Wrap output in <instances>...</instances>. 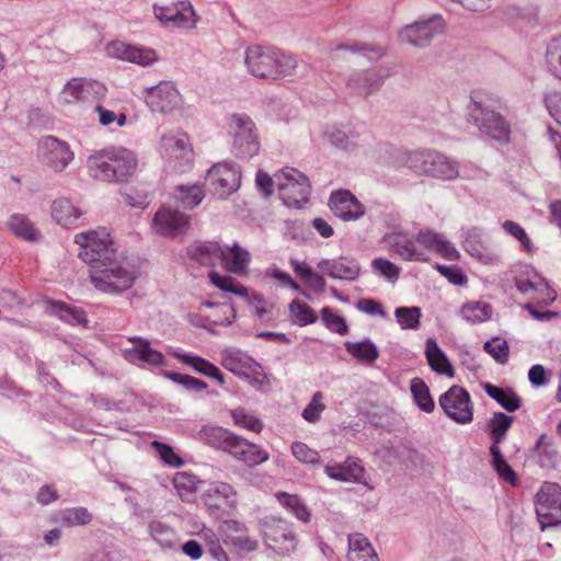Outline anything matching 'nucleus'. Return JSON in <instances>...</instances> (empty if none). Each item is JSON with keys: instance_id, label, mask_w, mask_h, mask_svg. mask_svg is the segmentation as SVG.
Here are the masks:
<instances>
[{"instance_id": "obj_57", "label": "nucleus", "mask_w": 561, "mask_h": 561, "mask_svg": "<svg viewBox=\"0 0 561 561\" xmlns=\"http://www.w3.org/2000/svg\"><path fill=\"white\" fill-rule=\"evenodd\" d=\"M512 423L513 417L505 413L496 412L493 414L489 423L492 445L499 446L504 440Z\"/></svg>"}, {"instance_id": "obj_58", "label": "nucleus", "mask_w": 561, "mask_h": 561, "mask_svg": "<svg viewBox=\"0 0 561 561\" xmlns=\"http://www.w3.org/2000/svg\"><path fill=\"white\" fill-rule=\"evenodd\" d=\"M289 313L294 324L305 327L312 324L317 321L314 311L305 302L299 299H294L289 306Z\"/></svg>"}, {"instance_id": "obj_31", "label": "nucleus", "mask_w": 561, "mask_h": 561, "mask_svg": "<svg viewBox=\"0 0 561 561\" xmlns=\"http://www.w3.org/2000/svg\"><path fill=\"white\" fill-rule=\"evenodd\" d=\"M325 474L336 481L362 483L365 476V469L360 460L348 457L343 463L325 465Z\"/></svg>"}, {"instance_id": "obj_40", "label": "nucleus", "mask_w": 561, "mask_h": 561, "mask_svg": "<svg viewBox=\"0 0 561 561\" xmlns=\"http://www.w3.org/2000/svg\"><path fill=\"white\" fill-rule=\"evenodd\" d=\"M249 262L250 253L239 244L234 243L232 247L222 249L220 265L227 271L241 274L247 270Z\"/></svg>"}, {"instance_id": "obj_13", "label": "nucleus", "mask_w": 561, "mask_h": 561, "mask_svg": "<svg viewBox=\"0 0 561 561\" xmlns=\"http://www.w3.org/2000/svg\"><path fill=\"white\" fill-rule=\"evenodd\" d=\"M154 18L165 27L194 28L198 18L188 0H181L168 4H153Z\"/></svg>"}, {"instance_id": "obj_61", "label": "nucleus", "mask_w": 561, "mask_h": 561, "mask_svg": "<svg viewBox=\"0 0 561 561\" xmlns=\"http://www.w3.org/2000/svg\"><path fill=\"white\" fill-rule=\"evenodd\" d=\"M209 277L211 283L216 287L225 291L232 293L241 297L248 296V288L230 276L220 275L216 272H211L209 273Z\"/></svg>"}, {"instance_id": "obj_19", "label": "nucleus", "mask_w": 561, "mask_h": 561, "mask_svg": "<svg viewBox=\"0 0 561 561\" xmlns=\"http://www.w3.org/2000/svg\"><path fill=\"white\" fill-rule=\"evenodd\" d=\"M444 31V20L435 14L426 20H420L402 27L399 32L401 42L417 46H426L432 38Z\"/></svg>"}, {"instance_id": "obj_36", "label": "nucleus", "mask_w": 561, "mask_h": 561, "mask_svg": "<svg viewBox=\"0 0 561 561\" xmlns=\"http://www.w3.org/2000/svg\"><path fill=\"white\" fill-rule=\"evenodd\" d=\"M425 357L433 371L450 378L454 377L453 365L434 339H427L425 342Z\"/></svg>"}, {"instance_id": "obj_22", "label": "nucleus", "mask_w": 561, "mask_h": 561, "mask_svg": "<svg viewBox=\"0 0 561 561\" xmlns=\"http://www.w3.org/2000/svg\"><path fill=\"white\" fill-rule=\"evenodd\" d=\"M145 101L152 112L170 113L180 105L181 95L172 82L162 81L146 89Z\"/></svg>"}, {"instance_id": "obj_49", "label": "nucleus", "mask_w": 561, "mask_h": 561, "mask_svg": "<svg viewBox=\"0 0 561 561\" xmlns=\"http://www.w3.org/2000/svg\"><path fill=\"white\" fill-rule=\"evenodd\" d=\"M8 227L16 237L26 241H36L39 238L38 229L25 215H11L8 220Z\"/></svg>"}, {"instance_id": "obj_24", "label": "nucleus", "mask_w": 561, "mask_h": 561, "mask_svg": "<svg viewBox=\"0 0 561 561\" xmlns=\"http://www.w3.org/2000/svg\"><path fill=\"white\" fill-rule=\"evenodd\" d=\"M50 216L58 226L65 229H76L83 226L85 221V211L67 197L53 201Z\"/></svg>"}, {"instance_id": "obj_27", "label": "nucleus", "mask_w": 561, "mask_h": 561, "mask_svg": "<svg viewBox=\"0 0 561 561\" xmlns=\"http://www.w3.org/2000/svg\"><path fill=\"white\" fill-rule=\"evenodd\" d=\"M318 270L323 275L333 279L353 282L360 274L359 263L352 257L339 256L334 259H322L317 264Z\"/></svg>"}, {"instance_id": "obj_38", "label": "nucleus", "mask_w": 561, "mask_h": 561, "mask_svg": "<svg viewBox=\"0 0 561 561\" xmlns=\"http://www.w3.org/2000/svg\"><path fill=\"white\" fill-rule=\"evenodd\" d=\"M531 458L541 468H553L558 462L559 455L552 438L548 437L546 434H541L531 450Z\"/></svg>"}, {"instance_id": "obj_12", "label": "nucleus", "mask_w": 561, "mask_h": 561, "mask_svg": "<svg viewBox=\"0 0 561 561\" xmlns=\"http://www.w3.org/2000/svg\"><path fill=\"white\" fill-rule=\"evenodd\" d=\"M535 507L542 530L561 525V486L545 482L536 494Z\"/></svg>"}, {"instance_id": "obj_5", "label": "nucleus", "mask_w": 561, "mask_h": 561, "mask_svg": "<svg viewBox=\"0 0 561 561\" xmlns=\"http://www.w3.org/2000/svg\"><path fill=\"white\" fill-rule=\"evenodd\" d=\"M225 128L234 157L249 160L260 152L259 130L248 114H229L225 121Z\"/></svg>"}, {"instance_id": "obj_53", "label": "nucleus", "mask_w": 561, "mask_h": 561, "mask_svg": "<svg viewBox=\"0 0 561 561\" xmlns=\"http://www.w3.org/2000/svg\"><path fill=\"white\" fill-rule=\"evenodd\" d=\"M410 388L417 408L425 413L433 412L435 409V402L425 381L421 378H413L411 380Z\"/></svg>"}, {"instance_id": "obj_20", "label": "nucleus", "mask_w": 561, "mask_h": 561, "mask_svg": "<svg viewBox=\"0 0 561 561\" xmlns=\"http://www.w3.org/2000/svg\"><path fill=\"white\" fill-rule=\"evenodd\" d=\"M190 220L188 215L161 206L153 216L151 228L158 236L174 238L187 230Z\"/></svg>"}, {"instance_id": "obj_43", "label": "nucleus", "mask_w": 561, "mask_h": 561, "mask_svg": "<svg viewBox=\"0 0 561 561\" xmlns=\"http://www.w3.org/2000/svg\"><path fill=\"white\" fill-rule=\"evenodd\" d=\"M198 435L204 443L208 444L214 448L222 449L224 451L227 453L230 448V443H232V438H234L236 436L228 430L216 425L203 426Z\"/></svg>"}, {"instance_id": "obj_4", "label": "nucleus", "mask_w": 561, "mask_h": 561, "mask_svg": "<svg viewBox=\"0 0 561 561\" xmlns=\"http://www.w3.org/2000/svg\"><path fill=\"white\" fill-rule=\"evenodd\" d=\"M90 278L98 290L116 294L133 286L137 271L127 260L116 255L104 263L93 265V268H90Z\"/></svg>"}, {"instance_id": "obj_50", "label": "nucleus", "mask_w": 561, "mask_h": 561, "mask_svg": "<svg viewBox=\"0 0 561 561\" xmlns=\"http://www.w3.org/2000/svg\"><path fill=\"white\" fill-rule=\"evenodd\" d=\"M460 316L471 324H479L491 318L492 308L483 301H468L460 308Z\"/></svg>"}, {"instance_id": "obj_14", "label": "nucleus", "mask_w": 561, "mask_h": 561, "mask_svg": "<svg viewBox=\"0 0 561 561\" xmlns=\"http://www.w3.org/2000/svg\"><path fill=\"white\" fill-rule=\"evenodd\" d=\"M221 365L252 385H261L265 378L262 366L249 354L237 348L221 353Z\"/></svg>"}, {"instance_id": "obj_48", "label": "nucleus", "mask_w": 561, "mask_h": 561, "mask_svg": "<svg viewBox=\"0 0 561 561\" xmlns=\"http://www.w3.org/2000/svg\"><path fill=\"white\" fill-rule=\"evenodd\" d=\"M204 196V187L199 184L180 185L174 191V199L186 209L198 206Z\"/></svg>"}, {"instance_id": "obj_52", "label": "nucleus", "mask_w": 561, "mask_h": 561, "mask_svg": "<svg viewBox=\"0 0 561 561\" xmlns=\"http://www.w3.org/2000/svg\"><path fill=\"white\" fill-rule=\"evenodd\" d=\"M490 455L492 457L491 465L497 476L508 484L516 485L518 482L517 476L502 455L500 447L491 445Z\"/></svg>"}, {"instance_id": "obj_47", "label": "nucleus", "mask_w": 561, "mask_h": 561, "mask_svg": "<svg viewBox=\"0 0 561 561\" xmlns=\"http://www.w3.org/2000/svg\"><path fill=\"white\" fill-rule=\"evenodd\" d=\"M484 391L508 412H515L520 407V398L510 388L485 383Z\"/></svg>"}, {"instance_id": "obj_17", "label": "nucleus", "mask_w": 561, "mask_h": 561, "mask_svg": "<svg viewBox=\"0 0 561 561\" xmlns=\"http://www.w3.org/2000/svg\"><path fill=\"white\" fill-rule=\"evenodd\" d=\"M37 157L42 164L60 172L72 161L73 152L66 141L55 136H46L38 142Z\"/></svg>"}, {"instance_id": "obj_26", "label": "nucleus", "mask_w": 561, "mask_h": 561, "mask_svg": "<svg viewBox=\"0 0 561 561\" xmlns=\"http://www.w3.org/2000/svg\"><path fill=\"white\" fill-rule=\"evenodd\" d=\"M128 344L129 346H125L122 352L125 359L129 363H144L151 366L165 365L163 354L152 348L148 340L134 336L128 339Z\"/></svg>"}, {"instance_id": "obj_45", "label": "nucleus", "mask_w": 561, "mask_h": 561, "mask_svg": "<svg viewBox=\"0 0 561 561\" xmlns=\"http://www.w3.org/2000/svg\"><path fill=\"white\" fill-rule=\"evenodd\" d=\"M346 352L364 365H373L379 357V350L374 342L365 339L360 342H345Z\"/></svg>"}, {"instance_id": "obj_37", "label": "nucleus", "mask_w": 561, "mask_h": 561, "mask_svg": "<svg viewBox=\"0 0 561 561\" xmlns=\"http://www.w3.org/2000/svg\"><path fill=\"white\" fill-rule=\"evenodd\" d=\"M354 137L351 128L336 124L325 125L321 129V138L324 141L343 150H350L356 146Z\"/></svg>"}, {"instance_id": "obj_51", "label": "nucleus", "mask_w": 561, "mask_h": 561, "mask_svg": "<svg viewBox=\"0 0 561 561\" xmlns=\"http://www.w3.org/2000/svg\"><path fill=\"white\" fill-rule=\"evenodd\" d=\"M275 496L279 504L293 513L297 519L304 523L310 522V511L298 495L278 492Z\"/></svg>"}, {"instance_id": "obj_9", "label": "nucleus", "mask_w": 561, "mask_h": 561, "mask_svg": "<svg viewBox=\"0 0 561 561\" xmlns=\"http://www.w3.org/2000/svg\"><path fill=\"white\" fill-rule=\"evenodd\" d=\"M276 187L279 197L288 207L301 208L309 198L310 184L305 174L294 168L276 172Z\"/></svg>"}, {"instance_id": "obj_42", "label": "nucleus", "mask_w": 561, "mask_h": 561, "mask_svg": "<svg viewBox=\"0 0 561 561\" xmlns=\"http://www.w3.org/2000/svg\"><path fill=\"white\" fill-rule=\"evenodd\" d=\"M149 535L163 550H174L178 546V534L170 525L153 519L148 524Z\"/></svg>"}, {"instance_id": "obj_25", "label": "nucleus", "mask_w": 561, "mask_h": 561, "mask_svg": "<svg viewBox=\"0 0 561 561\" xmlns=\"http://www.w3.org/2000/svg\"><path fill=\"white\" fill-rule=\"evenodd\" d=\"M462 247L470 256L484 264L499 262L500 256L491 249L489 238L479 228L471 227L465 231Z\"/></svg>"}, {"instance_id": "obj_32", "label": "nucleus", "mask_w": 561, "mask_h": 561, "mask_svg": "<svg viewBox=\"0 0 561 561\" xmlns=\"http://www.w3.org/2000/svg\"><path fill=\"white\" fill-rule=\"evenodd\" d=\"M187 256L203 266L220 265L222 248L215 241H196L187 248Z\"/></svg>"}, {"instance_id": "obj_39", "label": "nucleus", "mask_w": 561, "mask_h": 561, "mask_svg": "<svg viewBox=\"0 0 561 561\" xmlns=\"http://www.w3.org/2000/svg\"><path fill=\"white\" fill-rule=\"evenodd\" d=\"M348 561H379L369 540L362 534L348 536Z\"/></svg>"}, {"instance_id": "obj_29", "label": "nucleus", "mask_w": 561, "mask_h": 561, "mask_svg": "<svg viewBox=\"0 0 561 561\" xmlns=\"http://www.w3.org/2000/svg\"><path fill=\"white\" fill-rule=\"evenodd\" d=\"M416 242L421 249L437 253L448 261H456L460 257L459 251L443 234L431 230L422 229L416 234Z\"/></svg>"}, {"instance_id": "obj_34", "label": "nucleus", "mask_w": 561, "mask_h": 561, "mask_svg": "<svg viewBox=\"0 0 561 561\" xmlns=\"http://www.w3.org/2000/svg\"><path fill=\"white\" fill-rule=\"evenodd\" d=\"M389 73L377 75L375 71L354 73L347 82V88L352 93L367 96L377 91L385 77Z\"/></svg>"}, {"instance_id": "obj_11", "label": "nucleus", "mask_w": 561, "mask_h": 561, "mask_svg": "<svg viewBox=\"0 0 561 561\" xmlns=\"http://www.w3.org/2000/svg\"><path fill=\"white\" fill-rule=\"evenodd\" d=\"M106 88L98 80L76 77L68 80L58 94V102L67 105H79L100 101L105 96Z\"/></svg>"}, {"instance_id": "obj_3", "label": "nucleus", "mask_w": 561, "mask_h": 561, "mask_svg": "<svg viewBox=\"0 0 561 561\" xmlns=\"http://www.w3.org/2000/svg\"><path fill=\"white\" fill-rule=\"evenodd\" d=\"M247 70L260 79L277 80L291 76L297 61L277 48L263 45H250L244 50Z\"/></svg>"}, {"instance_id": "obj_30", "label": "nucleus", "mask_w": 561, "mask_h": 561, "mask_svg": "<svg viewBox=\"0 0 561 561\" xmlns=\"http://www.w3.org/2000/svg\"><path fill=\"white\" fill-rule=\"evenodd\" d=\"M228 454L249 467L261 465L268 460V453L261 446L251 443L238 435L232 438Z\"/></svg>"}, {"instance_id": "obj_15", "label": "nucleus", "mask_w": 561, "mask_h": 561, "mask_svg": "<svg viewBox=\"0 0 561 561\" xmlns=\"http://www.w3.org/2000/svg\"><path fill=\"white\" fill-rule=\"evenodd\" d=\"M444 413L458 424H469L473 420V403L469 392L457 385L451 386L438 399Z\"/></svg>"}, {"instance_id": "obj_59", "label": "nucleus", "mask_w": 561, "mask_h": 561, "mask_svg": "<svg viewBox=\"0 0 561 561\" xmlns=\"http://www.w3.org/2000/svg\"><path fill=\"white\" fill-rule=\"evenodd\" d=\"M546 66L553 77L561 80V35L549 42L546 50Z\"/></svg>"}, {"instance_id": "obj_1", "label": "nucleus", "mask_w": 561, "mask_h": 561, "mask_svg": "<svg viewBox=\"0 0 561 561\" xmlns=\"http://www.w3.org/2000/svg\"><path fill=\"white\" fill-rule=\"evenodd\" d=\"M502 99L491 93L473 92L467 107L468 122L488 138L507 145L511 141L510 122L500 113Z\"/></svg>"}, {"instance_id": "obj_18", "label": "nucleus", "mask_w": 561, "mask_h": 561, "mask_svg": "<svg viewBox=\"0 0 561 561\" xmlns=\"http://www.w3.org/2000/svg\"><path fill=\"white\" fill-rule=\"evenodd\" d=\"M265 545L276 553L286 556L296 550L297 539L291 526L282 519H271L263 525Z\"/></svg>"}, {"instance_id": "obj_10", "label": "nucleus", "mask_w": 561, "mask_h": 561, "mask_svg": "<svg viewBox=\"0 0 561 561\" xmlns=\"http://www.w3.org/2000/svg\"><path fill=\"white\" fill-rule=\"evenodd\" d=\"M159 152L162 159L176 172L186 171L193 162V150L188 137L180 131H171L161 137Z\"/></svg>"}, {"instance_id": "obj_44", "label": "nucleus", "mask_w": 561, "mask_h": 561, "mask_svg": "<svg viewBox=\"0 0 561 561\" xmlns=\"http://www.w3.org/2000/svg\"><path fill=\"white\" fill-rule=\"evenodd\" d=\"M391 251L404 261L427 262V253L419 247L416 239L399 238L391 242Z\"/></svg>"}, {"instance_id": "obj_2", "label": "nucleus", "mask_w": 561, "mask_h": 561, "mask_svg": "<svg viewBox=\"0 0 561 561\" xmlns=\"http://www.w3.org/2000/svg\"><path fill=\"white\" fill-rule=\"evenodd\" d=\"M89 174L103 182H125L137 169L135 153L123 147H110L92 153L87 161Z\"/></svg>"}, {"instance_id": "obj_8", "label": "nucleus", "mask_w": 561, "mask_h": 561, "mask_svg": "<svg viewBox=\"0 0 561 561\" xmlns=\"http://www.w3.org/2000/svg\"><path fill=\"white\" fill-rule=\"evenodd\" d=\"M516 289L527 296L537 306L548 307L557 298L556 291L546 279L530 265L518 264L511 270Z\"/></svg>"}, {"instance_id": "obj_33", "label": "nucleus", "mask_w": 561, "mask_h": 561, "mask_svg": "<svg viewBox=\"0 0 561 561\" xmlns=\"http://www.w3.org/2000/svg\"><path fill=\"white\" fill-rule=\"evenodd\" d=\"M172 355L180 359L183 364L191 366L196 373L204 375L208 378L215 379L220 386L225 385V376L220 369L207 359L193 354H185L179 351H173Z\"/></svg>"}, {"instance_id": "obj_35", "label": "nucleus", "mask_w": 561, "mask_h": 561, "mask_svg": "<svg viewBox=\"0 0 561 561\" xmlns=\"http://www.w3.org/2000/svg\"><path fill=\"white\" fill-rule=\"evenodd\" d=\"M172 482L178 495L185 502H193L205 485L197 476L186 471L176 472Z\"/></svg>"}, {"instance_id": "obj_64", "label": "nucleus", "mask_w": 561, "mask_h": 561, "mask_svg": "<svg viewBox=\"0 0 561 561\" xmlns=\"http://www.w3.org/2000/svg\"><path fill=\"white\" fill-rule=\"evenodd\" d=\"M320 313L322 321L330 331L341 335H344L348 332V327L344 318L334 313L331 308L323 307Z\"/></svg>"}, {"instance_id": "obj_56", "label": "nucleus", "mask_w": 561, "mask_h": 561, "mask_svg": "<svg viewBox=\"0 0 561 561\" xmlns=\"http://www.w3.org/2000/svg\"><path fill=\"white\" fill-rule=\"evenodd\" d=\"M230 415L234 425L253 433L263 431V421L254 413L247 411L244 408H236L230 411Z\"/></svg>"}, {"instance_id": "obj_54", "label": "nucleus", "mask_w": 561, "mask_h": 561, "mask_svg": "<svg viewBox=\"0 0 561 561\" xmlns=\"http://www.w3.org/2000/svg\"><path fill=\"white\" fill-rule=\"evenodd\" d=\"M49 312L57 316L60 320L70 324H85V313L76 307H70L61 301H51Z\"/></svg>"}, {"instance_id": "obj_21", "label": "nucleus", "mask_w": 561, "mask_h": 561, "mask_svg": "<svg viewBox=\"0 0 561 561\" xmlns=\"http://www.w3.org/2000/svg\"><path fill=\"white\" fill-rule=\"evenodd\" d=\"M105 53L111 58L137 64L146 67L154 64L158 56L154 49L131 45L123 41H112L105 46Z\"/></svg>"}, {"instance_id": "obj_63", "label": "nucleus", "mask_w": 561, "mask_h": 561, "mask_svg": "<svg viewBox=\"0 0 561 561\" xmlns=\"http://www.w3.org/2000/svg\"><path fill=\"white\" fill-rule=\"evenodd\" d=\"M151 446L164 465L172 468H179L183 465V459L179 454L174 451V449L170 445H167L158 440H153L151 443Z\"/></svg>"}, {"instance_id": "obj_16", "label": "nucleus", "mask_w": 561, "mask_h": 561, "mask_svg": "<svg viewBox=\"0 0 561 561\" xmlns=\"http://www.w3.org/2000/svg\"><path fill=\"white\" fill-rule=\"evenodd\" d=\"M241 172L232 162H220L213 165L206 174L208 191L220 198L236 192L240 186Z\"/></svg>"}, {"instance_id": "obj_60", "label": "nucleus", "mask_w": 561, "mask_h": 561, "mask_svg": "<svg viewBox=\"0 0 561 561\" xmlns=\"http://www.w3.org/2000/svg\"><path fill=\"white\" fill-rule=\"evenodd\" d=\"M502 228L507 234H510L519 242L520 249L524 252H526L527 254H531L534 252V244L528 234L526 233L525 229L519 224L512 220H505L502 224Z\"/></svg>"}, {"instance_id": "obj_41", "label": "nucleus", "mask_w": 561, "mask_h": 561, "mask_svg": "<svg viewBox=\"0 0 561 561\" xmlns=\"http://www.w3.org/2000/svg\"><path fill=\"white\" fill-rule=\"evenodd\" d=\"M93 519L92 513L87 507H67L59 510L54 515V522L64 527H78L90 524Z\"/></svg>"}, {"instance_id": "obj_23", "label": "nucleus", "mask_w": 561, "mask_h": 561, "mask_svg": "<svg viewBox=\"0 0 561 561\" xmlns=\"http://www.w3.org/2000/svg\"><path fill=\"white\" fill-rule=\"evenodd\" d=\"M202 500L211 514H217L224 505L229 508L236 507L237 492L233 486L227 482H205L202 490Z\"/></svg>"}, {"instance_id": "obj_46", "label": "nucleus", "mask_w": 561, "mask_h": 561, "mask_svg": "<svg viewBox=\"0 0 561 561\" xmlns=\"http://www.w3.org/2000/svg\"><path fill=\"white\" fill-rule=\"evenodd\" d=\"M290 265L294 272L304 280L308 289L321 294L327 287L322 273L313 272L305 262L291 260Z\"/></svg>"}, {"instance_id": "obj_28", "label": "nucleus", "mask_w": 561, "mask_h": 561, "mask_svg": "<svg viewBox=\"0 0 561 561\" xmlns=\"http://www.w3.org/2000/svg\"><path fill=\"white\" fill-rule=\"evenodd\" d=\"M329 206L333 214L344 221L357 220L365 215L364 205L348 191L333 192Z\"/></svg>"}, {"instance_id": "obj_7", "label": "nucleus", "mask_w": 561, "mask_h": 561, "mask_svg": "<svg viewBox=\"0 0 561 561\" xmlns=\"http://www.w3.org/2000/svg\"><path fill=\"white\" fill-rule=\"evenodd\" d=\"M75 243L80 248L79 257L90 268L117 255L115 243L106 228L77 233Z\"/></svg>"}, {"instance_id": "obj_6", "label": "nucleus", "mask_w": 561, "mask_h": 561, "mask_svg": "<svg viewBox=\"0 0 561 561\" xmlns=\"http://www.w3.org/2000/svg\"><path fill=\"white\" fill-rule=\"evenodd\" d=\"M400 162L415 173L444 181L456 179L459 174L457 161L432 149L404 151Z\"/></svg>"}, {"instance_id": "obj_55", "label": "nucleus", "mask_w": 561, "mask_h": 561, "mask_svg": "<svg viewBox=\"0 0 561 561\" xmlns=\"http://www.w3.org/2000/svg\"><path fill=\"white\" fill-rule=\"evenodd\" d=\"M394 317L402 330L416 331L421 328L422 309L420 307H398L394 309Z\"/></svg>"}, {"instance_id": "obj_62", "label": "nucleus", "mask_w": 561, "mask_h": 561, "mask_svg": "<svg viewBox=\"0 0 561 561\" xmlns=\"http://www.w3.org/2000/svg\"><path fill=\"white\" fill-rule=\"evenodd\" d=\"M290 450L295 459L301 463L318 465L321 461L320 454L302 442H294Z\"/></svg>"}]
</instances>
